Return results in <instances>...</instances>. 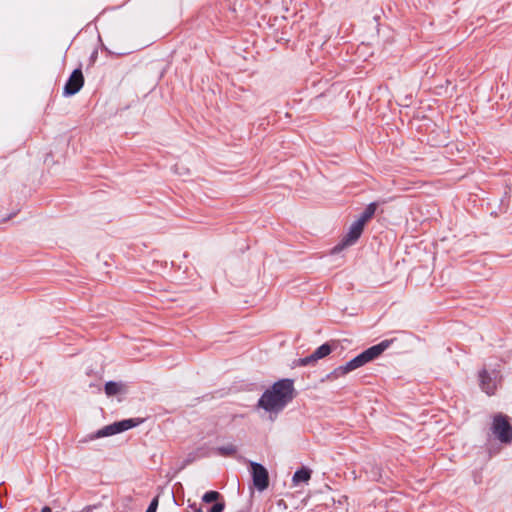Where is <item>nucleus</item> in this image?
<instances>
[{
    "instance_id": "14",
    "label": "nucleus",
    "mask_w": 512,
    "mask_h": 512,
    "mask_svg": "<svg viewBox=\"0 0 512 512\" xmlns=\"http://www.w3.org/2000/svg\"><path fill=\"white\" fill-rule=\"evenodd\" d=\"M222 498H223V496L221 495L220 492H218L216 490H209L203 494L202 501L204 503L210 504V503H214Z\"/></svg>"
},
{
    "instance_id": "16",
    "label": "nucleus",
    "mask_w": 512,
    "mask_h": 512,
    "mask_svg": "<svg viewBox=\"0 0 512 512\" xmlns=\"http://www.w3.org/2000/svg\"><path fill=\"white\" fill-rule=\"evenodd\" d=\"M225 506H226L225 501L222 498V499L214 502L213 505L207 509V512H223L225 510Z\"/></svg>"
},
{
    "instance_id": "25",
    "label": "nucleus",
    "mask_w": 512,
    "mask_h": 512,
    "mask_svg": "<svg viewBox=\"0 0 512 512\" xmlns=\"http://www.w3.org/2000/svg\"><path fill=\"white\" fill-rule=\"evenodd\" d=\"M98 39H99V41H100V43H101V48H102V50H104V51H106V52H108V53H111V52L108 50V48H107V47L102 43V40H101L100 35L98 36Z\"/></svg>"
},
{
    "instance_id": "12",
    "label": "nucleus",
    "mask_w": 512,
    "mask_h": 512,
    "mask_svg": "<svg viewBox=\"0 0 512 512\" xmlns=\"http://www.w3.org/2000/svg\"><path fill=\"white\" fill-rule=\"evenodd\" d=\"M333 349L334 346L331 343L325 342L319 347H317L313 353L315 354L316 358L320 360L330 355Z\"/></svg>"
},
{
    "instance_id": "4",
    "label": "nucleus",
    "mask_w": 512,
    "mask_h": 512,
    "mask_svg": "<svg viewBox=\"0 0 512 512\" xmlns=\"http://www.w3.org/2000/svg\"><path fill=\"white\" fill-rule=\"evenodd\" d=\"M490 429L495 439L501 444L509 445L512 443V424L507 415L502 413L494 415Z\"/></svg>"
},
{
    "instance_id": "18",
    "label": "nucleus",
    "mask_w": 512,
    "mask_h": 512,
    "mask_svg": "<svg viewBox=\"0 0 512 512\" xmlns=\"http://www.w3.org/2000/svg\"><path fill=\"white\" fill-rule=\"evenodd\" d=\"M158 508V497H154L149 503L145 512H156Z\"/></svg>"
},
{
    "instance_id": "7",
    "label": "nucleus",
    "mask_w": 512,
    "mask_h": 512,
    "mask_svg": "<svg viewBox=\"0 0 512 512\" xmlns=\"http://www.w3.org/2000/svg\"><path fill=\"white\" fill-rule=\"evenodd\" d=\"M394 341L395 338L382 340L378 344L370 346L369 348L365 349L364 351L356 355L359 359L360 365L364 366L367 363L372 362L378 357H380L381 354L386 349H388Z\"/></svg>"
},
{
    "instance_id": "9",
    "label": "nucleus",
    "mask_w": 512,
    "mask_h": 512,
    "mask_svg": "<svg viewBox=\"0 0 512 512\" xmlns=\"http://www.w3.org/2000/svg\"><path fill=\"white\" fill-rule=\"evenodd\" d=\"M312 476V470L309 467L302 466L297 469L292 476V483L298 486L301 483H308Z\"/></svg>"
},
{
    "instance_id": "5",
    "label": "nucleus",
    "mask_w": 512,
    "mask_h": 512,
    "mask_svg": "<svg viewBox=\"0 0 512 512\" xmlns=\"http://www.w3.org/2000/svg\"><path fill=\"white\" fill-rule=\"evenodd\" d=\"M365 225L359 220H355L349 227L347 234L341 241L331 249V254H338L346 247L354 245L361 237Z\"/></svg>"
},
{
    "instance_id": "10",
    "label": "nucleus",
    "mask_w": 512,
    "mask_h": 512,
    "mask_svg": "<svg viewBox=\"0 0 512 512\" xmlns=\"http://www.w3.org/2000/svg\"><path fill=\"white\" fill-rule=\"evenodd\" d=\"M125 385L121 381H107L104 385V392L108 397L125 393Z\"/></svg>"
},
{
    "instance_id": "6",
    "label": "nucleus",
    "mask_w": 512,
    "mask_h": 512,
    "mask_svg": "<svg viewBox=\"0 0 512 512\" xmlns=\"http://www.w3.org/2000/svg\"><path fill=\"white\" fill-rule=\"evenodd\" d=\"M250 474L253 486L259 491L263 492L269 486V473L267 468L258 462L249 461Z\"/></svg>"
},
{
    "instance_id": "15",
    "label": "nucleus",
    "mask_w": 512,
    "mask_h": 512,
    "mask_svg": "<svg viewBox=\"0 0 512 512\" xmlns=\"http://www.w3.org/2000/svg\"><path fill=\"white\" fill-rule=\"evenodd\" d=\"M348 373H350V371L348 368H346V364H345V365L336 367L333 371H331L329 374H327L326 378L327 379H336V378L342 377Z\"/></svg>"
},
{
    "instance_id": "1",
    "label": "nucleus",
    "mask_w": 512,
    "mask_h": 512,
    "mask_svg": "<svg viewBox=\"0 0 512 512\" xmlns=\"http://www.w3.org/2000/svg\"><path fill=\"white\" fill-rule=\"evenodd\" d=\"M294 380L282 378L274 382L260 396L257 407L270 414H279L294 399Z\"/></svg>"
},
{
    "instance_id": "21",
    "label": "nucleus",
    "mask_w": 512,
    "mask_h": 512,
    "mask_svg": "<svg viewBox=\"0 0 512 512\" xmlns=\"http://www.w3.org/2000/svg\"><path fill=\"white\" fill-rule=\"evenodd\" d=\"M194 460V457L192 454H189L188 457L183 461L182 468L186 467L190 463H192Z\"/></svg>"
},
{
    "instance_id": "19",
    "label": "nucleus",
    "mask_w": 512,
    "mask_h": 512,
    "mask_svg": "<svg viewBox=\"0 0 512 512\" xmlns=\"http://www.w3.org/2000/svg\"><path fill=\"white\" fill-rule=\"evenodd\" d=\"M294 365L295 366H299V367H303V366H308L310 364L308 362L307 357H303V358H299V359L295 360L294 361Z\"/></svg>"
},
{
    "instance_id": "8",
    "label": "nucleus",
    "mask_w": 512,
    "mask_h": 512,
    "mask_svg": "<svg viewBox=\"0 0 512 512\" xmlns=\"http://www.w3.org/2000/svg\"><path fill=\"white\" fill-rule=\"evenodd\" d=\"M84 85V76L81 65L75 68L68 77L64 87L63 96L71 97L77 94Z\"/></svg>"
},
{
    "instance_id": "20",
    "label": "nucleus",
    "mask_w": 512,
    "mask_h": 512,
    "mask_svg": "<svg viewBox=\"0 0 512 512\" xmlns=\"http://www.w3.org/2000/svg\"><path fill=\"white\" fill-rule=\"evenodd\" d=\"M98 58V50L97 49H94L92 51V53L90 54V57H89V64L88 66H92L95 64L96 60Z\"/></svg>"
},
{
    "instance_id": "2",
    "label": "nucleus",
    "mask_w": 512,
    "mask_h": 512,
    "mask_svg": "<svg viewBox=\"0 0 512 512\" xmlns=\"http://www.w3.org/2000/svg\"><path fill=\"white\" fill-rule=\"evenodd\" d=\"M144 422V419L142 418H127L122 419L119 421H115L109 425L104 426L103 428L97 430L96 432H93L83 440V442L92 441L98 438L103 437H109L113 436L122 432H125L127 430H130L132 428H135L139 425H141Z\"/></svg>"
},
{
    "instance_id": "17",
    "label": "nucleus",
    "mask_w": 512,
    "mask_h": 512,
    "mask_svg": "<svg viewBox=\"0 0 512 512\" xmlns=\"http://www.w3.org/2000/svg\"><path fill=\"white\" fill-rule=\"evenodd\" d=\"M360 367H362V366L360 365V362H359V359L357 356H355L354 358H352L351 360H349L346 363V368H348L350 372H352Z\"/></svg>"
},
{
    "instance_id": "22",
    "label": "nucleus",
    "mask_w": 512,
    "mask_h": 512,
    "mask_svg": "<svg viewBox=\"0 0 512 512\" xmlns=\"http://www.w3.org/2000/svg\"><path fill=\"white\" fill-rule=\"evenodd\" d=\"M306 357H307L308 362H309L310 365H314L318 361V359L316 358L314 353H312V354H310L309 356H306Z\"/></svg>"
},
{
    "instance_id": "23",
    "label": "nucleus",
    "mask_w": 512,
    "mask_h": 512,
    "mask_svg": "<svg viewBox=\"0 0 512 512\" xmlns=\"http://www.w3.org/2000/svg\"><path fill=\"white\" fill-rule=\"evenodd\" d=\"M189 508H191L193 512H203L200 507H197L196 503L190 504Z\"/></svg>"
},
{
    "instance_id": "24",
    "label": "nucleus",
    "mask_w": 512,
    "mask_h": 512,
    "mask_svg": "<svg viewBox=\"0 0 512 512\" xmlns=\"http://www.w3.org/2000/svg\"><path fill=\"white\" fill-rule=\"evenodd\" d=\"M15 215H16V212H12V213H10L9 215H7L6 217H4V218L1 220V222H2V223L7 222V221H8V220H10L11 218H13Z\"/></svg>"
},
{
    "instance_id": "26",
    "label": "nucleus",
    "mask_w": 512,
    "mask_h": 512,
    "mask_svg": "<svg viewBox=\"0 0 512 512\" xmlns=\"http://www.w3.org/2000/svg\"><path fill=\"white\" fill-rule=\"evenodd\" d=\"M41 512H53L52 509L49 507V506H44L42 509H41Z\"/></svg>"
},
{
    "instance_id": "13",
    "label": "nucleus",
    "mask_w": 512,
    "mask_h": 512,
    "mask_svg": "<svg viewBox=\"0 0 512 512\" xmlns=\"http://www.w3.org/2000/svg\"><path fill=\"white\" fill-rule=\"evenodd\" d=\"M216 453L221 456H233L237 453V447L234 444H227L218 446L216 448Z\"/></svg>"
},
{
    "instance_id": "11",
    "label": "nucleus",
    "mask_w": 512,
    "mask_h": 512,
    "mask_svg": "<svg viewBox=\"0 0 512 512\" xmlns=\"http://www.w3.org/2000/svg\"><path fill=\"white\" fill-rule=\"evenodd\" d=\"M377 208H378V202L369 203L364 208V210L362 211V213L360 214V216L358 217L357 220H359L362 224L366 225V223L374 217Z\"/></svg>"
},
{
    "instance_id": "3",
    "label": "nucleus",
    "mask_w": 512,
    "mask_h": 512,
    "mask_svg": "<svg viewBox=\"0 0 512 512\" xmlns=\"http://www.w3.org/2000/svg\"><path fill=\"white\" fill-rule=\"evenodd\" d=\"M501 367V363H497L492 368L484 367L478 372L479 387L488 396L494 395L503 381Z\"/></svg>"
}]
</instances>
